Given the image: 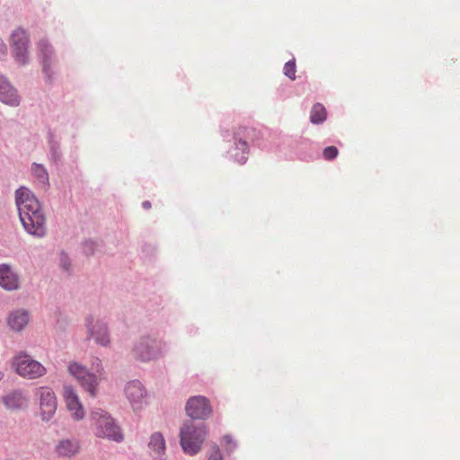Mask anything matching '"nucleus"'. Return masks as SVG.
<instances>
[{
	"instance_id": "f257e3e1",
	"label": "nucleus",
	"mask_w": 460,
	"mask_h": 460,
	"mask_svg": "<svg viewBox=\"0 0 460 460\" xmlns=\"http://www.w3.org/2000/svg\"><path fill=\"white\" fill-rule=\"evenodd\" d=\"M15 204L19 218L27 234L36 238L47 235V219L36 196L26 187L15 190Z\"/></svg>"
},
{
	"instance_id": "f03ea898",
	"label": "nucleus",
	"mask_w": 460,
	"mask_h": 460,
	"mask_svg": "<svg viewBox=\"0 0 460 460\" xmlns=\"http://www.w3.org/2000/svg\"><path fill=\"white\" fill-rule=\"evenodd\" d=\"M168 351L167 343L152 334L141 336L132 348L133 357L142 362L155 360Z\"/></svg>"
},
{
	"instance_id": "7ed1b4c3",
	"label": "nucleus",
	"mask_w": 460,
	"mask_h": 460,
	"mask_svg": "<svg viewBox=\"0 0 460 460\" xmlns=\"http://www.w3.org/2000/svg\"><path fill=\"white\" fill-rule=\"evenodd\" d=\"M207 436V427L203 422L194 423L186 420L180 429V444L185 454L197 455Z\"/></svg>"
},
{
	"instance_id": "20e7f679",
	"label": "nucleus",
	"mask_w": 460,
	"mask_h": 460,
	"mask_svg": "<svg viewBox=\"0 0 460 460\" xmlns=\"http://www.w3.org/2000/svg\"><path fill=\"white\" fill-rule=\"evenodd\" d=\"M37 54L42 67L44 82L52 84L58 73V60L53 46L47 39H41L38 42Z\"/></svg>"
},
{
	"instance_id": "39448f33",
	"label": "nucleus",
	"mask_w": 460,
	"mask_h": 460,
	"mask_svg": "<svg viewBox=\"0 0 460 460\" xmlns=\"http://www.w3.org/2000/svg\"><path fill=\"white\" fill-rule=\"evenodd\" d=\"M257 130L254 128L240 127L234 132L233 140L234 147L229 151L230 156L240 164L247 161L248 143L257 138Z\"/></svg>"
},
{
	"instance_id": "423d86ee",
	"label": "nucleus",
	"mask_w": 460,
	"mask_h": 460,
	"mask_svg": "<svg viewBox=\"0 0 460 460\" xmlns=\"http://www.w3.org/2000/svg\"><path fill=\"white\" fill-rule=\"evenodd\" d=\"M68 372L77 380L85 392L92 397L96 396L100 384V378L97 375L90 372L84 366L77 362H72L68 365Z\"/></svg>"
},
{
	"instance_id": "0eeeda50",
	"label": "nucleus",
	"mask_w": 460,
	"mask_h": 460,
	"mask_svg": "<svg viewBox=\"0 0 460 460\" xmlns=\"http://www.w3.org/2000/svg\"><path fill=\"white\" fill-rule=\"evenodd\" d=\"M16 373L22 377L36 379L46 374V367L27 354L17 355L13 359Z\"/></svg>"
},
{
	"instance_id": "6e6552de",
	"label": "nucleus",
	"mask_w": 460,
	"mask_h": 460,
	"mask_svg": "<svg viewBox=\"0 0 460 460\" xmlns=\"http://www.w3.org/2000/svg\"><path fill=\"white\" fill-rule=\"evenodd\" d=\"M93 419L96 420V435L100 438L119 442L123 439L119 426L115 424L114 420L102 410L93 412Z\"/></svg>"
},
{
	"instance_id": "1a4fd4ad",
	"label": "nucleus",
	"mask_w": 460,
	"mask_h": 460,
	"mask_svg": "<svg viewBox=\"0 0 460 460\" xmlns=\"http://www.w3.org/2000/svg\"><path fill=\"white\" fill-rule=\"evenodd\" d=\"M11 50L15 61L25 66L29 63V35L22 28H18L11 34Z\"/></svg>"
},
{
	"instance_id": "9d476101",
	"label": "nucleus",
	"mask_w": 460,
	"mask_h": 460,
	"mask_svg": "<svg viewBox=\"0 0 460 460\" xmlns=\"http://www.w3.org/2000/svg\"><path fill=\"white\" fill-rule=\"evenodd\" d=\"M36 396L40 399L41 419L49 421L54 416L58 407L55 393L49 387L41 386L36 390Z\"/></svg>"
},
{
	"instance_id": "9b49d317",
	"label": "nucleus",
	"mask_w": 460,
	"mask_h": 460,
	"mask_svg": "<svg viewBox=\"0 0 460 460\" xmlns=\"http://www.w3.org/2000/svg\"><path fill=\"white\" fill-rule=\"evenodd\" d=\"M188 416L194 420H207L211 412L212 408L209 401L201 395L190 397L185 406Z\"/></svg>"
},
{
	"instance_id": "f8f14e48",
	"label": "nucleus",
	"mask_w": 460,
	"mask_h": 460,
	"mask_svg": "<svg viewBox=\"0 0 460 460\" xmlns=\"http://www.w3.org/2000/svg\"><path fill=\"white\" fill-rule=\"evenodd\" d=\"M124 393L135 411L142 409L146 404V391L140 381L128 382L125 386Z\"/></svg>"
},
{
	"instance_id": "ddd939ff",
	"label": "nucleus",
	"mask_w": 460,
	"mask_h": 460,
	"mask_svg": "<svg viewBox=\"0 0 460 460\" xmlns=\"http://www.w3.org/2000/svg\"><path fill=\"white\" fill-rule=\"evenodd\" d=\"M86 327L89 337L93 338L96 343L102 346L110 344V335L107 324L102 321L94 322L92 316L86 318Z\"/></svg>"
},
{
	"instance_id": "4468645a",
	"label": "nucleus",
	"mask_w": 460,
	"mask_h": 460,
	"mask_svg": "<svg viewBox=\"0 0 460 460\" xmlns=\"http://www.w3.org/2000/svg\"><path fill=\"white\" fill-rule=\"evenodd\" d=\"M63 396L67 409L70 411H75L74 418L77 420H82L84 416V412L74 387L69 385H65L63 387Z\"/></svg>"
},
{
	"instance_id": "2eb2a0df",
	"label": "nucleus",
	"mask_w": 460,
	"mask_h": 460,
	"mask_svg": "<svg viewBox=\"0 0 460 460\" xmlns=\"http://www.w3.org/2000/svg\"><path fill=\"white\" fill-rule=\"evenodd\" d=\"M0 287L7 291L17 290L20 287L19 276L10 264H0Z\"/></svg>"
},
{
	"instance_id": "dca6fc26",
	"label": "nucleus",
	"mask_w": 460,
	"mask_h": 460,
	"mask_svg": "<svg viewBox=\"0 0 460 460\" xmlns=\"http://www.w3.org/2000/svg\"><path fill=\"white\" fill-rule=\"evenodd\" d=\"M0 102L12 107H16L20 104V96L16 89L2 75H0Z\"/></svg>"
},
{
	"instance_id": "f3484780",
	"label": "nucleus",
	"mask_w": 460,
	"mask_h": 460,
	"mask_svg": "<svg viewBox=\"0 0 460 460\" xmlns=\"http://www.w3.org/2000/svg\"><path fill=\"white\" fill-rule=\"evenodd\" d=\"M4 406L10 410H19L27 406L28 400L20 390H14L3 397Z\"/></svg>"
},
{
	"instance_id": "a211bd4d",
	"label": "nucleus",
	"mask_w": 460,
	"mask_h": 460,
	"mask_svg": "<svg viewBox=\"0 0 460 460\" xmlns=\"http://www.w3.org/2000/svg\"><path fill=\"white\" fill-rule=\"evenodd\" d=\"M80 447L75 439H62L56 446V453L58 456L72 457L79 452Z\"/></svg>"
},
{
	"instance_id": "6ab92c4d",
	"label": "nucleus",
	"mask_w": 460,
	"mask_h": 460,
	"mask_svg": "<svg viewBox=\"0 0 460 460\" xmlns=\"http://www.w3.org/2000/svg\"><path fill=\"white\" fill-rule=\"evenodd\" d=\"M7 322L12 330L20 332L29 322V313L26 310H15L9 314Z\"/></svg>"
},
{
	"instance_id": "aec40b11",
	"label": "nucleus",
	"mask_w": 460,
	"mask_h": 460,
	"mask_svg": "<svg viewBox=\"0 0 460 460\" xmlns=\"http://www.w3.org/2000/svg\"><path fill=\"white\" fill-rule=\"evenodd\" d=\"M149 449L156 455H164L165 451V440L160 432H155L151 435L148 443Z\"/></svg>"
},
{
	"instance_id": "412c9836",
	"label": "nucleus",
	"mask_w": 460,
	"mask_h": 460,
	"mask_svg": "<svg viewBox=\"0 0 460 460\" xmlns=\"http://www.w3.org/2000/svg\"><path fill=\"white\" fill-rule=\"evenodd\" d=\"M48 143H49V147L50 159L55 163L58 162L62 157V152L60 150V144L56 139L54 133L51 131H49L48 133Z\"/></svg>"
},
{
	"instance_id": "4be33fe9",
	"label": "nucleus",
	"mask_w": 460,
	"mask_h": 460,
	"mask_svg": "<svg viewBox=\"0 0 460 460\" xmlns=\"http://www.w3.org/2000/svg\"><path fill=\"white\" fill-rule=\"evenodd\" d=\"M31 172L39 183L49 186V173L42 164L33 163L31 164Z\"/></svg>"
},
{
	"instance_id": "5701e85b",
	"label": "nucleus",
	"mask_w": 460,
	"mask_h": 460,
	"mask_svg": "<svg viewBox=\"0 0 460 460\" xmlns=\"http://www.w3.org/2000/svg\"><path fill=\"white\" fill-rule=\"evenodd\" d=\"M326 119V110L323 105L315 103L310 112V121L313 124H321Z\"/></svg>"
},
{
	"instance_id": "b1692460",
	"label": "nucleus",
	"mask_w": 460,
	"mask_h": 460,
	"mask_svg": "<svg viewBox=\"0 0 460 460\" xmlns=\"http://www.w3.org/2000/svg\"><path fill=\"white\" fill-rule=\"evenodd\" d=\"M98 243L92 239L85 240L82 243V252L86 256H92L98 249Z\"/></svg>"
},
{
	"instance_id": "393cba45",
	"label": "nucleus",
	"mask_w": 460,
	"mask_h": 460,
	"mask_svg": "<svg viewBox=\"0 0 460 460\" xmlns=\"http://www.w3.org/2000/svg\"><path fill=\"white\" fill-rule=\"evenodd\" d=\"M284 75L290 78L291 80H295L296 78V62L295 59L288 61L284 66Z\"/></svg>"
},
{
	"instance_id": "a878e982",
	"label": "nucleus",
	"mask_w": 460,
	"mask_h": 460,
	"mask_svg": "<svg viewBox=\"0 0 460 460\" xmlns=\"http://www.w3.org/2000/svg\"><path fill=\"white\" fill-rule=\"evenodd\" d=\"M59 266L63 270L66 272L71 270V261L67 253L65 252H61L59 253Z\"/></svg>"
},
{
	"instance_id": "bb28decb",
	"label": "nucleus",
	"mask_w": 460,
	"mask_h": 460,
	"mask_svg": "<svg viewBox=\"0 0 460 460\" xmlns=\"http://www.w3.org/2000/svg\"><path fill=\"white\" fill-rule=\"evenodd\" d=\"M223 445L226 447L227 454H231L236 448V442H234L230 435H226L222 439Z\"/></svg>"
},
{
	"instance_id": "cd10ccee",
	"label": "nucleus",
	"mask_w": 460,
	"mask_h": 460,
	"mask_svg": "<svg viewBox=\"0 0 460 460\" xmlns=\"http://www.w3.org/2000/svg\"><path fill=\"white\" fill-rule=\"evenodd\" d=\"M338 154V148L334 146L325 147L323 152V155L326 160H332L336 158Z\"/></svg>"
},
{
	"instance_id": "c85d7f7f",
	"label": "nucleus",
	"mask_w": 460,
	"mask_h": 460,
	"mask_svg": "<svg viewBox=\"0 0 460 460\" xmlns=\"http://www.w3.org/2000/svg\"><path fill=\"white\" fill-rule=\"evenodd\" d=\"M208 460H223V456L218 446L215 445L212 447Z\"/></svg>"
},
{
	"instance_id": "c756f323",
	"label": "nucleus",
	"mask_w": 460,
	"mask_h": 460,
	"mask_svg": "<svg viewBox=\"0 0 460 460\" xmlns=\"http://www.w3.org/2000/svg\"><path fill=\"white\" fill-rule=\"evenodd\" d=\"M6 54H7V47L2 40H0V59H2L4 57H5Z\"/></svg>"
},
{
	"instance_id": "7c9ffc66",
	"label": "nucleus",
	"mask_w": 460,
	"mask_h": 460,
	"mask_svg": "<svg viewBox=\"0 0 460 460\" xmlns=\"http://www.w3.org/2000/svg\"><path fill=\"white\" fill-rule=\"evenodd\" d=\"M142 207L145 209H149L151 208V202L148 200H146L142 203Z\"/></svg>"
},
{
	"instance_id": "2f4dec72",
	"label": "nucleus",
	"mask_w": 460,
	"mask_h": 460,
	"mask_svg": "<svg viewBox=\"0 0 460 460\" xmlns=\"http://www.w3.org/2000/svg\"><path fill=\"white\" fill-rule=\"evenodd\" d=\"M95 365H96V371L98 373H101V370H100V367H101V360L99 358H96L95 359Z\"/></svg>"
},
{
	"instance_id": "473e14b6",
	"label": "nucleus",
	"mask_w": 460,
	"mask_h": 460,
	"mask_svg": "<svg viewBox=\"0 0 460 460\" xmlns=\"http://www.w3.org/2000/svg\"><path fill=\"white\" fill-rule=\"evenodd\" d=\"M156 460H165L164 457H163V455H157Z\"/></svg>"
},
{
	"instance_id": "72a5a7b5",
	"label": "nucleus",
	"mask_w": 460,
	"mask_h": 460,
	"mask_svg": "<svg viewBox=\"0 0 460 460\" xmlns=\"http://www.w3.org/2000/svg\"><path fill=\"white\" fill-rule=\"evenodd\" d=\"M4 374L0 371V381L2 380Z\"/></svg>"
}]
</instances>
